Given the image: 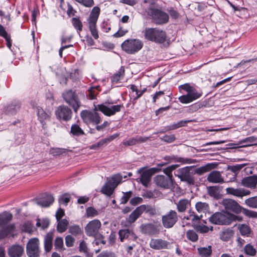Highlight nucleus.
Segmentation results:
<instances>
[{"mask_svg":"<svg viewBox=\"0 0 257 257\" xmlns=\"http://www.w3.org/2000/svg\"><path fill=\"white\" fill-rule=\"evenodd\" d=\"M100 9L98 7H94L92 9L89 17L87 19L88 23H96L100 14Z\"/></svg>","mask_w":257,"mask_h":257,"instance_id":"29","label":"nucleus"},{"mask_svg":"<svg viewBox=\"0 0 257 257\" xmlns=\"http://www.w3.org/2000/svg\"><path fill=\"white\" fill-rule=\"evenodd\" d=\"M143 42L139 39H130L124 41L121 44L123 50L128 54H135L143 46Z\"/></svg>","mask_w":257,"mask_h":257,"instance_id":"7","label":"nucleus"},{"mask_svg":"<svg viewBox=\"0 0 257 257\" xmlns=\"http://www.w3.org/2000/svg\"><path fill=\"white\" fill-rule=\"evenodd\" d=\"M144 36L147 40L157 43H163L166 39V32L157 28H146Z\"/></svg>","mask_w":257,"mask_h":257,"instance_id":"3","label":"nucleus"},{"mask_svg":"<svg viewBox=\"0 0 257 257\" xmlns=\"http://www.w3.org/2000/svg\"><path fill=\"white\" fill-rule=\"evenodd\" d=\"M233 231L231 229L223 231L221 235V238L223 241H228L233 236Z\"/></svg>","mask_w":257,"mask_h":257,"instance_id":"52","label":"nucleus"},{"mask_svg":"<svg viewBox=\"0 0 257 257\" xmlns=\"http://www.w3.org/2000/svg\"><path fill=\"white\" fill-rule=\"evenodd\" d=\"M80 5L87 8L92 7L94 4L93 0H75Z\"/></svg>","mask_w":257,"mask_h":257,"instance_id":"60","label":"nucleus"},{"mask_svg":"<svg viewBox=\"0 0 257 257\" xmlns=\"http://www.w3.org/2000/svg\"><path fill=\"white\" fill-rule=\"evenodd\" d=\"M125 70L123 66H121L118 71L115 73L113 76L111 77V82L112 83H117L119 82V81L122 79L124 75Z\"/></svg>","mask_w":257,"mask_h":257,"instance_id":"30","label":"nucleus"},{"mask_svg":"<svg viewBox=\"0 0 257 257\" xmlns=\"http://www.w3.org/2000/svg\"><path fill=\"white\" fill-rule=\"evenodd\" d=\"M96 111L98 110L95 109V107L94 108V111L83 110L81 111L80 116L85 123L87 124L92 123L96 125L101 121V117Z\"/></svg>","mask_w":257,"mask_h":257,"instance_id":"8","label":"nucleus"},{"mask_svg":"<svg viewBox=\"0 0 257 257\" xmlns=\"http://www.w3.org/2000/svg\"><path fill=\"white\" fill-rule=\"evenodd\" d=\"M207 193L211 197L216 199L220 198L221 195L218 186H209L207 187Z\"/></svg>","mask_w":257,"mask_h":257,"instance_id":"34","label":"nucleus"},{"mask_svg":"<svg viewBox=\"0 0 257 257\" xmlns=\"http://www.w3.org/2000/svg\"><path fill=\"white\" fill-rule=\"evenodd\" d=\"M207 180L212 183H222L224 182L220 172L217 171L211 172L207 176Z\"/></svg>","mask_w":257,"mask_h":257,"instance_id":"20","label":"nucleus"},{"mask_svg":"<svg viewBox=\"0 0 257 257\" xmlns=\"http://www.w3.org/2000/svg\"><path fill=\"white\" fill-rule=\"evenodd\" d=\"M122 179V176L120 174H116L113 175L111 177V180H109L108 182L111 186L116 188L118 185L121 182Z\"/></svg>","mask_w":257,"mask_h":257,"instance_id":"38","label":"nucleus"},{"mask_svg":"<svg viewBox=\"0 0 257 257\" xmlns=\"http://www.w3.org/2000/svg\"><path fill=\"white\" fill-rule=\"evenodd\" d=\"M14 225L12 224L2 226L0 229V238H3L7 236L14 230Z\"/></svg>","mask_w":257,"mask_h":257,"instance_id":"35","label":"nucleus"},{"mask_svg":"<svg viewBox=\"0 0 257 257\" xmlns=\"http://www.w3.org/2000/svg\"><path fill=\"white\" fill-rule=\"evenodd\" d=\"M195 208L199 213H205L209 209V206L206 202L199 201L196 202Z\"/></svg>","mask_w":257,"mask_h":257,"instance_id":"37","label":"nucleus"},{"mask_svg":"<svg viewBox=\"0 0 257 257\" xmlns=\"http://www.w3.org/2000/svg\"><path fill=\"white\" fill-rule=\"evenodd\" d=\"M62 96L65 102L77 113L81 106V102L77 93L72 90H68L63 93Z\"/></svg>","mask_w":257,"mask_h":257,"instance_id":"6","label":"nucleus"},{"mask_svg":"<svg viewBox=\"0 0 257 257\" xmlns=\"http://www.w3.org/2000/svg\"><path fill=\"white\" fill-rule=\"evenodd\" d=\"M225 190L226 193L228 194L241 198L243 196L248 195L250 194V191L241 188H234L232 187H228Z\"/></svg>","mask_w":257,"mask_h":257,"instance_id":"17","label":"nucleus"},{"mask_svg":"<svg viewBox=\"0 0 257 257\" xmlns=\"http://www.w3.org/2000/svg\"><path fill=\"white\" fill-rule=\"evenodd\" d=\"M89 28L91 32V35L95 39H97L99 37L97 31L96 29V24L94 23H88Z\"/></svg>","mask_w":257,"mask_h":257,"instance_id":"56","label":"nucleus"},{"mask_svg":"<svg viewBox=\"0 0 257 257\" xmlns=\"http://www.w3.org/2000/svg\"><path fill=\"white\" fill-rule=\"evenodd\" d=\"M238 229L242 235H246L248 236L250 232V227L244 224H239Z\"/></svg>","mask_w":257,"mask_h":257,"instance_id":"46","label":"nucleus"},{"mask_svg":"<svg viewBox=\"0 0 257 257\" xmlns=\"http://www.w3.org/2000/svg\"><path fill=\"white\" fill-rule=\"evenodd\" d=\"M38 119L42 124L44 125L45 120L48 119L49 118V114L46 113L43 109L40 108L38 109Z\"/></svg>","mask_w":257,"mask_h":257,"instance_id":"42","label":"nucleus"},{"mask_svg":"<svg viewBox=\"0 0 257 257\" xmlns=\"http://www.w3.org/2000/svg\"><path fill=\"white\" fill-rule=\"evenodd\" d=\"M202 217V215L199 216L195 214L194 212H192L189 216H185L184 218H186V220H191L193 225L195 227V225L199 224L198 223Z\"/></svg>","mask_w":257,"mask_h":257,"instance_id":"44","label":"nucleus"},{"mask_svg":"<svg viewBox=\"0 0 257 257\" xmlns=\"http://www.w3.org/2000/svg\"><path fill=\"white\" fill-rule=\"evenodd\" d=\"M54 198L52 195L46 194L36 200L37 205L43 207L50 206L54 202Z\"/></svg>","mask_w":257,"mask_h":257,"instance_id":"18","label":"nucleus"},{"mask_svg":"<svg viewBox=\"0 0 257 257\" xmlns=\"http://www.w3.org/2000/svg\"><path fill=\"white\" fill-rule=\"evenodd\" d=\"M124 108L123 104L113 105L112 101H106L104 103L95 106V109L102 112L107 116L114 115Z\"/></svg>","mask_w":257,"mask_h":257,"instance_id":"5","label":"nucleus"},{"mask_svg":"<svg viewBox=\"0 0 257 257\" xmlns=\"http://www.w3.org/2000/svg\"><path fill=\"white\" fill-rule=\"evenodd\" d=\"M101 226V223L98 219L89 221L85 227V232L88 236L96 237Z\"/></svg>","mask_w":257,"mask_h":257,"instance_id":"9","label":"nucleus"},{"mask_svg":"<svg viewBox=\"0 0 257 257\" xmlns=\"http://www.w3.org/2000/svg\"><path fill=\"white\" fill-rule=\"evenodd\" d=\"M72 23L74 28L77 30L78 32H80L82 30L83 25L79 18H73L72 19Z\"/></svg>","mask_w":257,"mask_h":257,"instance_id":"48","label":"nucleus"},{"mask_svg":"<svg viewBox=\"0 0 257 257\" xmlns=\"http://www.w3.org/2000/svg\"><path fill=\"white\" fill-rule=\"evenodd\" d=\"M50 224V221L49 219L45 218V219H38L37 222L36 223V226L37 227H41L42 229H44L48 227Z\"/></svg>","mask_w":257,"mask_h":257,"instance_id":"51","label":"nucleus"},{"mask_svg":"<svg viewBox=\"0 0 257 257\" xmlns=\"http://www.w3.org/2000/svg\"><path fill=\"white\" fill-rule=\"evenodd\" d=\"M70 133L74 136H79L84 134V131L76 124H73L71 127Z\"/></svg>","mask_w":257,"mask_h":257,"instance_id":"45","label":"nucleus"},{"mask_svg":"<svg viewBox=\"0 0 257 257\" xmlns=\"http://www.w3.org/2000/svg\"><path fill=\"white\" fill-rule=\"evenodd\" d=\"M199 254L201 257H210L212 254V246L200 247L197 249Z\"/></svg>","mask_w":257,"mask_h":257,"instance_id":"33","label":"nucleus"},{"mask_svg":"<svg viewBox=\"0 0 257 257\" xmlns=\"http://www.w3.org/2000/svg\"><path fill=\"white\" fill-rule=\"evenodd\" d=\"M100 91L99 86L90 87L88 90V95L90 99H95Z\"/></svg>","mask_w":257,"mask_h":257,"instance_id":"43","label":"nucleus"},{"mask_svg":"<svg viewBox=\"0 0 257 257\" xmlns=\"http://www.w3.org/2000/svg\"><path fill=\"white\" fill-rule=\"evenodd\" d=\"M53 238V234L52 232H48L45 237L44 247L47 252L50 251L52 247Z\"/></svg>","mask_w":257,"mask_h":257,"instance_id":"28","label":"nucleus"},{"mask_svg":"<svg viewBox=\"0 0 257 257\" xmlns=\"http://www.w3.org/2000/svg\"><path fill=\"white\" fill-rule=\"evenodd\" d=\"M69 231L74 235H77L82 233V231L78 225L72 226L69 228Z\"/></svg>","mask_w":257,"mask_h":257,"instance_id":"58","label":"nucleus"},{"mask_svg":"<svg viewBox=\"0 0 257 257\" xmlns=\"http://www.w3.org/2000/svg\"><path fill=\"white\" fill-rule=\"evenodd\" d=\"M70 196L68 194H65L61 196L59 198V203L60 205H64L66 206L68 203L70 201Z\"/></svg>","mask_w":257,"mask_h":257,"instance_id":"55","label":"nucleus"},{"mask_svg":"<svg viewBox=\"0 0 257 257\" xmlns=\"http://www.w3.org/2000/svg\"><path fill=\"white\" fill-rule=\"evenodd\" d=\"M118 234L120 241L122 242H124L125 240L135 241L138 238L133 230L128 228L120 229L118 231Z\"/></svg>","mask_w":257,"mask_h":257,"instance_id":"14","label":"nucleus"},{"mask_svg":"<svg viewBox=\"0 0 257 257\" xmlns=\"http://www.w3.org/2000/svg\"><path fill=\"white\" fill-rule=\"evenodd\" d=\"M241 184L247 188H255L257 184V176H250L243 178Z\"/></svg>","mask_w":257,"mask_h":257,"instance_id":"22","label":"nucleus"},{"mask_svg":"<svg viewBox=\"0 0 257 257\" xmlns=\"http://www.w3.org/2000/svg\"><path fill=\"white\" fill-rule=\"evenodd\" d=\"M57 118L64 121H69L72 118V111L70 108L65 105H60L55 110Z\"/></svg>","mask_w":257,"mask_h":257,"instance_id":"13","label":"nucleus"},{"mask_svg":"<svg viewBox=\"0 0 257 257\" xmlns=\"http://www.w3.org/2000/svg\"><path fill=\"white\" fill-rule=\"evenodd\" d=\"M54 246L56 249L61 250L63 247V240L62 237H58L55 240Z\"/></svg>","mask_w":257,"mask_h":257,"instance_id":"63","label":"nucleus"},{"mask_svg":"<svg viewBox=\"0 0 257 257\" xmlns=\"http://www.w3.org/2000/svg\"><path fill=\"white\" fill-rule=\"evenodd\" d=\"M256 142L257 137L251 136L240 140L238 144H242L245 143L246 144V145H243L242 147H247L256 145Z\"/></svg>","mask_w":257,"mask_h":257,"instance_id":"36","label":"nucleus"},{"mask_svg":"<svg viewBox=\"0 0 257 257\" xmlns=\"http://www.w3.org/2000/svg\"><path fill=\"white\" fill-rule=\"evenodd\" d=\"M245 204L249 207L256 208H257V196L250 197L245 200Z\"/></svg>","mask_w":257,"mask_h":257,"instance_id":"53","label":"nucleus"},{"mask_svg":"<svg viewBox=\"0 0 257 257\" xmlns=\"http://www.w3.org/2000/svg\"><path fill=\"white\" fill-rule=\"evenodd\" d=\"M20 102L18 100H14L8 105L6 108V113L10 115H15L20 110Z\"/></svg>","mask_w":257,"mask_h":257,"instance_id":"21","label":"nucleus"},{"mask_svg":"<svg viewBox=\"0 0 257 257\" xmlns=\"http://www.w3.org/2000/svg\"><path fill=\"white\" fill-rule=\"evenodd\" d=\"M142 211L140 206L137 207L127 218V222L131 224L134 223L142 214Z\"/></svg>","mask_w":257,"mask_h":257,"instance_id":"27","label":"nucleus"},{"mask_svg":"<svg viewBox=\"0 0 257 257\" xmlns=\"http://www.w3.org/2000/svg\"><path fill=\"white\" fill-rule=\"evenodd\" d=\"M140 230L142 233L152 235L157 234L159 230L157 226L152 223H145L140 226Z\"/></svg>","mask_w":257,"mask_h":257,"instance_id":"16","label":"nucleus"},{"mask_svg":"<svg viewBox=\"0 0 257 257\" xmlns=\"http://www.w3.org/2000/svg\"><path fill=\"white\" fill-rule=\"evenodd\" d=\"M244 252L249 255L254 256L256 254V249L250 244H246L244 247Z\"/></svg>","mask_w":257,"mask_h":257,"instance_id":"50","label":"nucleus"},{"mask_svg":"<svg viewBox=\"0 0 257 257\" xmlns=\"http://www.w3.org/2000/svg\"><path fill=\"white\" fill-rule=\"evenodd\" d=\"M194 228L201 233H206L208 232L209 230L212 231L213 227L212 226L208 227L204 225L197 224L195 225Z\"/></svg>","mask_w":257,"mask_h":257,"instance_id":"49","label":"nucleus"},{"mask_svg":"<svg viewBox=\"0 0 257 257\" xmlns=\"http://www.w3.org/2000/svg\"><path fill=\"white\" fill-rule=\"evenodd\" d=\"M188 93L191 99H192V101L199 98L202 95V93L197 91L193 87H192Z\"/></svg>","mask_w":257,"mask_h":257,"instance_id":"57","label":"nucleus"},{"mask_svg":"<svg viewBox=\"0 0 257 257\" xmlns=\"http://www.w3.org/2000/svg\"><path fill=\"white\" fill-rule=\"evenodd\" d=\"M23 252L24 248L20 245H14L8 250V254L10 257H20Z\"/></svg>","mask_w":257,"mask_h":257,"instance_id":"24","label":"nucleus"},{"mask_svg":"<svg viewBox=\"0 0 257 257\" xmlns=\"http://www.w3.org/2000/svg\"><path fill=\"white\" fill-rule=\"evenodd\" d=\"M98 211L93 207H88L86 209V215L87 217H94L98 215Z\"/></svg>","mask_w":257,"mask_h":257,"instance_id":"47","label":"nucleus"},{"mask_svg":"<svg viewBox=\"0 0 257 257\" xmlns=\"http://www.w3.org/2000/svg\"><path fill=\"white\" fill-rule=\"evenodd\" d=\"M193 167H185L180 169V174L178 175V178H179L181 181L185 182L189 185H194V177L190 173V169Z\"/></svg>","mask_w":257,"mask_h":257,"instance_id":"11","label":"nucleus"},{"mask_svg":"<svg viewBox=\"0 0 257 257\" xmlns=\"http://www.w3.org/2000/svg\"><path fill=\"white\" fill-rule=\"evenodd\" d=\"M190 205V202L186 199H181L178 202V210L180 212L184 211Z\"/></svg>","mask_w":257,"mask_h":257,"instance_id":"41","label":"nucleus"},{"mask_svg":"<svg viewBox=\"0 0 257 257\" xmlns=\"http://www.w3.org/2000/svg\"><path fill=\"white\" fill-rule=\"evenodd\" d=\"M209 220L213 224L224 225H229L233 221H241L242 217L228 211H223L214 213L210 217Z\"/></svg>","mask_w":257,"mask_h":257,"instance_id":"1","label":"nucleus"},{"mask_svg":"<svg viewBox=\"0 0 257 257\" xmlns=\"http://www.w3.org/2000/svg\"><path fill=\"white\" fill-rule=\"evenodd\" d=\"M57 231L60 233L64 232L67 229V227L69 224L68 221L66 219H64L59 220V221H57Z\"/></svg>","mask_w":257,"mask_h":257,"instance_id":"40","label":"nucleus"},{"mask_svg":"<svg viewBox=\"0 0 257 257\" xmlns=\"http://www.w3.org/2000/svg\"><path fill=\"white\" fill-rule=\"evenodd\" d=\"M115 187H113L111 184L109 183L108 181L106 184L102 187L101 192L108 196H111L114 192V190Z\"/></svg>","mask_w":257,"mask_h":257,"instance_id":"39","label":"nucleus"},{"mask_svg":"<svg viewBox=\"0 0 257 257\" xmlns=\"http://www.w3.org/2000/svg\"><path fill=\"white\" fill-rule=\"evenodd\" d=\"M65 152V149L62 148H52L50 150V153L53 156H59Z\"/></svg>","mask_w":257,"mask_h":257,"instance_id":"61","label":"nucleus"},{"mask_svg":"<svg viewBox=\"0 0 257 257\" xmlns=\"http://www.w3.org/2000/svg\"><path fill=\"white\" fill-rule=\"evenodd\" d=\"M168 245V242L161 239H152L150 242V246L155 249L166 248Z\"/></svg>","mask_w":257,"mask_h":257,"instance_id":"23","label":"nucleus"},{"mask_svg":"<svg viewBox=\"0 0 257 257\" xmlns=\"http://www.w3.org/2000/svg\"><path fill=\"white\" fill-rule=\"evenodd\" d=\"M142 213L145 212L150 216H154L158 214L159 210L155 206L151 205H140Z\"/></svg>","mask_w":257,"mask_h":257,"instance_id":"25","label":"nucleus"},{"mask_svg":"<svg viewBox=\"0 0 257 257\" xmlns=\"http://www.w3.org/2000/svg\"><path fill=\"white\" fill-rule=\"evenodd\" d=\"M12 214L9 212H4L0 214V227L6 225L12 219Z\"/></svg>","mask_w":257,"mask_h":257,"instance_id":"32","label":"nucleus"},{"mask_svg":"<svg viewBox=\"0 0 257 257\" xmlns=\"http://www.w3.org/2000/svg\"><path fill=\"white\" fill-rule=\"evenodd\" d=\"M216 166L217 165L215 163H208L203 166H201L195 169L194 173L199 175H201L204 173L215 168Z\"/></svg>","mask_w":257,"mask_h":257,"instance_id":"26","label":"nucleus"},{"mask_svg":"<svg viewBox=\"0 0 257 257\" xmlns=\"http://www.w3.org/2000/svg\"><path fill=\"white\" fill-rule=\"evenodd\" d=\"M221 204L226 210L225 211H230L238 214L242 211L241 206L236 201L231 199H223L221 201Z\"/></svg>","mask_w":257,"mask_h":257,"instance_id":"10","label":"nucleus"},{"mask_svg":"<svg viewBox=\"0 0 257 257\" xmlns=\"http://www.w3.org/2000/svg\"><path fill=\"white\" fill-rule=\"evenodd\" d=\"M39 241L38 238H31L27 244V252L29 257H38L39 255Z\"/></svg>","mask_w":257,"mask_h":257,"instance_id":"12","label":"nucleus"},{"mask_svg":"<svg viewBox=\"0 0 257 257\" xmlns=\"http://www.w3.org/2000/svg\"><path fill=\"white\" fill-rule=\"evenodd\" d=\"M245 166L244 164H237L232 166H228L227 167V170L231 171V174L228 173L227 175H230L231 177L228 180L229 182H233L236 179V176L239 172Z\"/></svg>","mask_w":257,"mask_h":257,"instance_id":"19","label":"nucleus"},{"mask_svg":"<svg viewBox=\"0 0 257 257\" xmlns=\"http://www.w3.org/2000/svg\"><path fill=\"white\" fill-rule=\"evenodd\" d=\"M187 237L190 240L195 242L198 239V236L196 232L192 230H189L186 233Z\"/></svg>","mask_w":257,"mask_h":257,"instance_id":"54","label":"nucleus"},{"mask_svg":"<svg viewBox=\"0 0 257 257\" xmlns=\"http://www.w3.org/2000/svg\"><path fill=\"white\" fill-rule=\"evenodd\" d=\"M151 174L147 170H145L142 173L140 180L144 186L147 187L151 181Z\"/></svg>","mask_w":257,"mask_h":257,"instance_id":"31","label":"nucleus"},{"mask_svg":"<svg viewBox=\"0 0 257 257\" xmlns=\"http://www.w3.org/2000/svg\"><path fill=\"white\" fill-rule=\"evenodd\" d=\"M176 212L175 211L171 210L168 214L162 216V222L166 228L172 227L176 221Z\"/></svg>","mask_w":257,"mask_h":257,"instance_id":"15","label":"nucleus"},{"mask_svg":"<svg viewBox=\"0 0 257 257\" xmlns=\"http://www.w3.org/2000/svg\"><path fill=\"white\" fill-rule=\"evenodd\" d=\"M177 167V165H173L164 169L163 171L167 177L158 175L155 177L154 181L156 185L164 188H170L173 184L172 172Z\"/></svg>","mask_w":257,"mask_h":257,"instance_id":"2","label":"nucleus"},{"mask_svg":"<svg viewBox=\"0 0 257 257\" xmlns=\"http://www.w3.org/2000/svg\"><path fill=\"white\" fill-rule=\"evenodd\" d=\"M180 163L181 164H193L197 162L196 160L191 159L187 158H178V163Z\"/></svg>","mask_w":257,"mask_h":257,"instance_id":"62","label":"nucleus"},{"mask_svg":"<svg viewBox=\"0 0 257 257\" xmlns=\"http://www.w3.org/2000/svg\"><path fill=\"white\" fill-rule=\"evenodd\" d=\"M118 136L119 134H114L107 138H106L103 140H100L102 146L108 144L109 143L114 140L115 138L118 137Z\"/></svg>","mask_w":257,"mask_h":257,"instance_id":"64","label":"nucleus"},{"mask_svg":"<svg viewBox=\"0 0 257 257\" xmlns=\"http://www.w3.org/2000/svg\"><path fill=\"white\" fill-rule=\"evenodd\" d=\"M123 193V195L122 197L120 198V204H126L127 202L128 201V200L130 199L133 194V192L132 191H130Z\"/></svg>","mask_w":257,"mask_h":257,"instance_id":"59","label":"nucleus"},{"mask_svg":"<svg viewBox=\"0 0 257 257\" xmlns=\"http://www.w3.org/2000/svg\"><path fill=\"white\" fill-rule=\"evenodd\" d=\"M147 13L151 17L152 22L157 25H164L169 21V17L168 14L153 6L148 9Z\"/></svg>","mask_w":257,"mask_h":257,"instance_id":"4","label":"nucleus"}]
</instances>
